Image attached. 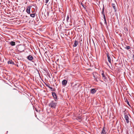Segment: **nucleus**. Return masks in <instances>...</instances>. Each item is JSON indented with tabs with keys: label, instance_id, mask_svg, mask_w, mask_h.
<instances>
[{
	"label": "nucleus",
	"instance_id": "nucleus-1",
	"mask_svg": "<svg viewBox=\"0 0 134 134\" xmlns=\"http://www.w3.org/2000/svg\"><path fill=\"white\" fill-rule=\"evenodd\" d=\"M56 101L55 100L51 101L49 104V106L52 108H55L57 104Z\"/></svg>",
	"mask_w": 134,
	"mask_h": 134
},
{
	"label": "nucleus",
	"instance_id": "nucleus-2",
	"mask_svg": "<svg viewBox=\"0 0 134 134\" xmlns=\"http://www.w3.org/2000/svg\"><path fill=\"white\" fill-rule=\"evenodd\" d=\"M24 46L21 45H19L17 48V50L21 52L24 51Z\"/></svg>",
	"mask_w": 134,
	"mask_h": 134
},
{
	"label": "nucleus",
	"instance_id": "nucleus-3",
	"mask_svg": "<svg viewBox=\"0 0 134 134\" xmlns=\"http://www.w3.org/2000/svg\"><path fill=\"white\" fill-rule=\"evenodd\" d=\"M27 59L29 61L35 63L34 58L32 55H29L27 57Z\"/></svg>",
	"mask_w": 134,
	"mask_h": 134
},
{
	"label": "nucleus",
	"instance_id": "nucleus-4",
	"mask_svg": "<svg viewBox=\"0 0 134 134\" xmlns=\"http://www.w3.org/2000/svg\"><path fill=\"white\" fill-rule=\"evenodd\" d=\"M124 116V118L126 120V122L127 124L129 123V116H130L129 114V115L126 114L125 113Z\"/></svg>",
	"mask_w": 134,
	"mask_h": 134
},
{
	"label": "nucleus",
	"instance_id": "nucleus-5",
	"mask_svg": "<svg viewBox=\"0 0 134 134\" xmlns=\"http://www.w3.org/2000/svg\"><path fill=\"white\" fill-rule=\"evenodd\" d=\"M52 94L55 101H56L57 99L56 93L54 92H52Z\"/></svg>",
	"mask_w": 134,
	"mask_h": 134
},
{
	"label": "nucleus",
	"instance_id": "nucleus-6",
	"mask_svg": "<svg viewBox=\"0 0 134 134\" xmlns=\"http://www.w3.org/2000/svg\"><path fill=\"white\" fill-rule=\"evenodd\" d=\"M107 56L108 58V59L109 62L111 64V60L110 56L108 54H107Z\"/></svg>",
	"mask_w": 134,
	"mask_h": 134
},
{
	"label": "nucleus",
	"instance_id": "nucleus-7",
	"mask_svg": "<svg viewBox=\"0 0 134 134\" xmlns=\"http://www.w3.org/2000/svg\"><path fill=\"white\" fill-rule=\"evenodd\" d=\"M67 83V81L65 80H63L62 82V84L63 85H66Z\"/></svg>",
	"mask_w": 134,
	"mask_h": 134
},
{
	"label": "nucleus",
	"instance_id": "nucleus-8",
	"mask_svg": "<svg viewBox=\"0 0 134 134\" xmlns=\"http://www.w3.org/2000/svg\"><path fill=\"white\" fill-rule=\"evenodd\" d=\"M31 7L29 6L27 7L26 9V12L28 14L30 13V9H31Z\"/></svg>",
	"mask_w": 134,
	"mask_h": 134
},
{
	"label": "nucleus",
	"instance_id": "nucleus-9",
	"mask_svg": "<svg viewBox=\"0 0 134 134\" xmlns=\"http://www.w3.org/2000/svg\"><path fill=\"white\" fill-rule=\"evenodd\" d=\"M96 91V90L94 88L91 89L90 91V92L92 94H94Z\"/></svg>",
	"mask_w": 134,
	"mask_h": 134
},
{
	"label": "nucleus",
	"instance_id": "nucleus-10",
	"mask_svg": "<svg viewBox=\"0 0 134 134\" xmlns=\"http://www.w3.org/2000/svg\"><path fill=\"white\" fill-rule=\"evenodd\" d=\"M102 76L103 79L104 80H105L106 79L105 75L104 72L103 71H102Z\"/></svg>",
	"mask_w": 134,
	"mask_h": 134
},
{
	"label": "nucleus",
	"instance_id": "nucleus-11",
	"mask_svg": "<svg viewBox=\"0 0 134 134\" xmlns=\"http://www.w3.org/2000/svg\"><path fill=\"white\" fill-rule=\"evenodd\" d=\"M78 41H75L74 44L73 45V46L74 47H76L78 44Z\"/></svg>",
	"mask_w": 134,
	"mask_h": 134
},
{
	"label": "nucleus",
	"instance_id": "nucleus-12",
	"mask_svg": "<svg viewBox=\"0 0 134 134\" xmlns=\"http://www.w3.org/2000/svg\"><path fill=\"white\" fill-rule=\"evenodd\" d=\"M112 6L114 10V11L115 12H116V8L115 7V4H114V3H112Z\"/></svg>",
	"mask_w": 134,
	"mask_h": 134
},
{
	"label": "nucleus",
	"instance_id": "nucleus-13",
	"mask_svg": "<svg viewBox=\"0 0 134 134\" xmlns=\"http://www.w3.org/2000/svg\"><path fill=\"white\" fill-rule=\"evenodd\" d=\"M104 127L103 128V129L102 130L101 134H106V132L104 130Z\"/></svg>",
	"mask_w": 134,
	"mask_h": 134
},
{
	"label": "nucleus",
	"instance_id": "nucleus-14",
	"mask_svg": "<svg viewBox=\"0 0 134 134\" xmlns=\"http://www.w3.org/2000/svg\"><path fill=\"white\" fill-rule=\"evenodd\" d=\"M10 44L12 46H14L15 45V42L12 41L10 42Z\"/></svg>",
	"mask_w": 134,
	"mask_h": 134
},
{
	"label": "nucleus",
	"instance_id": "nucleus-15",
	"mask_svg": "<svg viewBox=\"0 0 134 134\" xmlns=\"http://www.w3.org/2000/svg\"><path fill=\"white\" fill-rule=\"evenodd\" d=\"M104 6H103V8L102 9V14H103V16H105V15L104 12Z\"/></svg>",
	"mask_w": 134,
	"mask_h": 134
},
{
	"label": "nucleus",
	"instance_id": "nucleus-16",
	"mask_svg": "<svg viewBox=\"0 0 134 134\" xmlns=\"http://www.w3.org/2000/svg\"><path fill=\"white\" fill-rule=\"evenodd\" d=\"M8 64H14V63L12 62V60H9L8 62Z\"/></svg>",
	"mask_w": 134,
	"mask_h": 134
},
{
	"label": "nucleus",
	"instance_id": "nucleus-17",
	"mask_svg": "<svg viewBox=\"0 0 134 134\" xmlns=\"http://www.w3.org/2000/svg\"><path fill=\"white\" fill-rule=\"evenodd\" d=\"M125 48L127 50H129L131 48V47L129 46H127L125 47Z\"/></svg>",
	"mask_w": 134,
	"mask_h": 134
},
{
	"label": "nucleus",
	"instance_id": "nucleus-18",
	"mask_svg": "<svg viewBox=\"0 0 134 134\" xmlns=\"http://www.w3.org/2000/svg\"><path fill=\"white\" fill-rule=\"evenodd\" d=\"M30 16L32 18H34L35 16V14L33 13L30 14Z\"/></svg>",
	"mask_w": 134,
	"mask_h": 134
},
{
	"label": "nucleus",
	"instance_id": "nucleus-19",
	"mask_svg": "<svg viewBox=\"0 0 134 134\" xmlns=\"http://www.w3.org/2000/svg\"><path fill=\"white\" fill-rule=\"evenodd\" d=\"M46 86L48 87L50 89H51V90L52 89V87L49 86L47 84H46Z\"/></svg>",
	"mask_w": 134,
	"mask_h": 134
},
{
	"label": "nucleus",
	"instance_id": "nucleus-20",
	"mask_svg": "<svg viewBox=\"0 0 134 134\" xmlns=\"http://www.w3.org/2000/svg\"><path fill=\"white\" fill-rule=\"evenodd\" d=\"M103 18H104V22H106V18H105V16H103Z\"/></svg>",
	"mask_w": 134,
	"mask_h": 134
},
{
	"label": "nucleus",
	"instance_id": "nucleus-21",
	"mask_svg": "<svg viewBox=\"0 0 134 134\" xmlns=\"http://www.w3.org/2000/svg\"><path fill=\"white\" fill-rule=\"evenodd\" d=\"M126 102L127 104L128 105H130L129 102L127 100H126Z\"/></svg>",
	"mask_w": 134,
	"mask_h": 134
},
{
	"label": "nucleus",
	"instance_id": "nucleus-22",
	"mask_svg": "<svg viewBox=\"0 0 134 134\" xmlns=\"http://www.w3.org/2000/svg\"><path fill=\"white\" fill-rule=\"evenodd\" d=\"M69 17L68 16L66 18V20H67V21H68V20H69Z\"/></svg>",
	"mask_w": 134,
	"mask_h": 134
},
{
	"label": "nucleus",
	"instance_id": "nucleus-23",
	"mask_svg": "<svg viewBox=\"0 0 134 134\" xmlns=\"http://www.w3.org/2000/svg\"><path fill=\"white\" fill-rule=\"evenodd\" d=\"M49 0H45L46 3H47L49 1Z\"/></svg>",
	"mask_w": 134,
	"mask_h": 134
},
{
	"label": "nucleus",
	"instance_id": "nucleus-24",
	"mask_svg": "<svg viewBox=\"0 0 134 134\" xmlns=\"http://www.w3.org/2000/svg\"><path fill=\"white\" fill-rule=\"evenodd\" d=\"M78 118L79 119H80L81 118V116H80L78 117Z\"/></svg>",
	"mask_w": 134,
	"mask_h": 134
},
{
	"label": "nucleus",
	"instance_id": "nucleus-25",
	"mask_svg": "<svg viewBox=\"0 0 134 134\" xmlns=\"http://www.w3.org/2000/svg\"><path fill=\"white\" fill-rule=\"evenodd\" d=\"M95 80L97 82L98 81L97 80V78H96L95 79Z\"/></svg>",
	"mask_w": 134,
	"mask_h": 134
},
{
	"label": "nucleus",
	"instance_id": "nucleus-26",
	"mask_svg": "<svg viewBox=\"0 0 134 134\" xmlns=\"http://www.w3.org/2000/svg\"><path fill=\"white\" fill-rule=\"evenodd\" d=\"M34 65L36 66L37 65L35 63H35H34Z\"/></svg>",
	"mask_w": 134,
	"mask_h": 134
},
{
	"label": "nucleus",
	"instance_id": "nucleus-27",
	"mask_svg": "<svg viewBox=\"0 0 134 134\" xmlns=\"http://www.w3.org/2000/svg\"><path fill=\"white\" fill-rule=\"evenodd\" d=\"M93 76H94V78H95V79L96 78V77L95 76V75H94Z\"/></svg>",
	"mask_w": 134,
	"mask_h": 134
},
{
	"label": "nucleus",
	"instance_id": "nucleus-28",
	"mask_svg": "<svg viewBox=\"0 0 134 134\" xmlns=\"http://www.w3.org/2000/svg\"><path fill=\"white\" fill-rule=\"evenodd\" d=\"M104 23L106 24H107V22H104Z\"/></svg>",
	"mask_w": 134,
	"mask_h": 134
}]
</instances>
